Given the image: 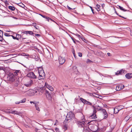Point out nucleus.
I'll return each instance as SVG.
<instances>
[{
	"label": "nucleus",
	"mask_w": 132,
	"mask_h": 132,
	"mask_svg": "<svg viewBox=\"0 0 132 132\" xmlns=\"http://www.w3.org/2000/svg\"><path fill=\"white\" fill-rule=\"evenodd\" d=\"M38 71L39 76V78L40 79H44L45 77V73L42 67H40L38 68Z\"/></svg>",
	"instance_id": "1"
},
{
	"label": "nucleus",
	"mask_w": 132,
	"mask_h": 132,
	"mask_svg": "<svg viewBox=\"0 0 132 132\" xmlns=\"http://www.w3.org/2000/svg\"><path fill=\"white\" fill-rule=\"evenodd\" d=\"M75 118L74 114L72 112H68L66 117L65 120L68 121L73 119Z\"/></svg>",
	"instance_id": "2"
},
{
	"label": "nucleus",
	"mask_w": 132,
	"mask_h": 132,
	"mask_svg": "<svg viewBox=\"0 0 132 132\" xmlns=\"http://www.w3.org/2000/svg\"><path fill=\"white\" fill-rule=\"evenodd\" d=\"M82 120V121H77L76 123L79 127H83L84 128L86 126H85V124L86 121H85V119L84 117L83 118Z\"/></svg>",
	"instance_id": "3"
},
{
	"label": "nucleus",
	"mask_w": 132,
	"mask_h": 132,
	"mask_svg": "<svg viewBox=\"0 0 132 132\" xmlns=\"http://www.w3.org/2000/svg\"><path fill=\"white\" fill-rule=\"evenodd\" d=\"M6 79L7 80L11 82L14 81L15 80L14 75L12 73H10L7 76Z\"/></svg>",
	"instance_id": "4"
},
{
	"label": "nucleus",
	"mask_w": 132,
	"mask_h": 132,
	"mask_svg": "<svg viewBox=\"0 0 132 132\" xmlns=\"http://www.w3.org/2000/svg\"><path fill=\"white\" fill-rule=\"evenodd\" d=\"M33 84L32 80L30 79H26L24 85L27 87L31 86Z\"/></svg>",
	"instance_id": "5"
},
{
	"label": "nucleus",
	"mask_w": 132,
	"mask_h": 132,
	"mask_svg": "<svg viewBox=\"0 0 132 132\" xmlns=\"http://www.w3.org/2000/svg\"><path fill=\"white\" fill-rule=\"evenodd\" d=\"M23 34H22V35H21L19 34H16V36L17 38V40H19L21 38H22V40H23V42H24V43H28V42H25L24 40V39L26 38L23 37Z\"/></svg>",
	"instance_id": "6"
},
{
	"label": "nucleus",
	"mask_w": 132,
	"mask_h": 132,
	"mask_svg": "<svg viewBox=\"0 0 132 132\" xmlns=\"http://www.w3.org/2000/svg\"><path fill=\"white\" fill-rule=\"evenodd\" d=\"M80 100L85 104L89 105H92V103H91L87 101L86 100H85L81 97L80 98Z\"/></svg>",
	"instance_id": "7"
},
{
	"label": "nucleus",
	"mask_w": 132,
	"mask_h": 132,
	"mask_svg": "<svg viewBox=\"0 0 132 132\" xmlns=\"http://www.w3.org/2000/svg\"><path fill=\"white\" fill-rule=\"evenodd\" d=\"M59 61L60 64H62L65 62V60L64 57L60 56L59 57Z\"/></svg>",
	"instance_id": "8"
},
{
	"label": "nucleus",
	"mask_w": 132,
	"mask_h": 132,
	"mask_svg": "<svg viewBox=\"0 0 132 132\" xmlns=\"http://www.w3.org/2000/svg\"><path fill=\"white\" fill-rule=\"evenodd\" d=\"M93 106L94 108L93 113L91 116H90V117L92 119H95L97 118V117L96 115V108H95Z\"/></svg>",
	"instance_id": "9"
},
{
	"label": "nucleus",
	"mask_w": 132,
	"mask_h": 132,
	"mask_svg": "<svg viewBox=\"0 0 132 132\" xmlns=\"http://www.w3.org/2000/svg\"><path fill=\"white\" fill-rule=\"evenodd\" d=\"M27 76L28 77L33 79H36L37 78L36 76L33 72H29L27 75Z\"/></svg>",
	"instance_id": "10"
},
{
	"label": "nucleus",
	"mask_w": 132,
	"mask_h": 132,
	"mask_svg": "<svg viewBox=\"0 0 132 132\" xmlns=\"http://www.w3.org/2000/svg\"><path fill=\"white\" fill-rule=\"evenodd\" d=\"M124 86L122 84H119L117 85L116 87V90L117 91H119L123 88Z\"/></svg>",
	"instance_id": "11"
},
{
	"label": "nucleus",
	"mask_w": 132,
	"mask_h": 132,
	"mask_svg": "<svg viewBox=\"0 0 132 132\" xmlns=\"http://www.w3.org/2000/svg\"><path fill=\"white\" fill-rule=\"evenodd\" d=\"M6 11H5L4 10H2V16H4V17L7 16H8V15L10 14L9 13L7 12V11L9 12V10L7 9H6Z\"/></svg>",
	"instance_id": "12"
},
{
	"label": "nucleus",
	"mask_w": 132,
	"mask_h": 132,
	"mask_svg": "<svg viewBox=\"0 0 132 132\" xmlns=\"http://www.w3.org/2000/svg\"><path fill=\"white\" fill-rule=\"evenodd\" d=\"M98 129V127L95 125H93L91 127V130L93 132H96Z\"/></svg>",
	"instance_id": "13"
},
{
	"label": "nucleus",
	"mask_w": 132,
	"mask_h": 132,
	"mask_svg": "<svg viewBox=\"0 0 132 132\" xmlns=\"http://www.w3.org/2000/svg\"><path fill=\"white\" fill-rule=\"evenodd\" d=\"M126 72V71L125 70L121 69L120 70L117 71L115 73L116 75L117 76L119 75H122L123 73Z\"/></svg>",
	"instance_id": "14"
},
{
	"label": "nucleus",
	"mask_w": 132,
	"mask_h": 132,
	"mask_svg": "<svg viewBox=\"0 0 132 132\" xmlns=\"http://www.w3.org/2000/svg\"><path fill=\"white\" fill-rule=\"evenodd\" d=\"M9 113H11L12 114H16L19 115H20L22 114L21 112H18L17 111L14 110L11 111H9L8 112Z\"/></svg>",
	"instance_id": "15"
},
{
	"label": "nucleus",
	"mask_w": 132,
	"mask_h": 132,
	"mask_svg": "<svg viewBox=\"0 0 132 132\" xmlns=\"http://www.w3.org/2000/svg\"><path fill=\"white\" fill-rule=\"evenodd\" d=\"M103 114L104 116L103 118L104 119H106L108 117V114L106 110L105 109H102Z\"/></svg>",
	"instance_id": "16"
},
{
	"label": "nucleus",
	"mask_w": 132,
	"mask_h": 132,
	"mask_svg": "<svg viewBox=\"0 0 132 132\" xmlns=\"http://www.w3.org/2000/svg\"><path fill=\"white\" fill-rule=\"evenodd\" d=\"M45 86L47 88L51 91H52L53 90V88L52 86L49 85L47 82H45Z\"/></svg>",
	"instance_id": "17"
},
{
	"label": "nucleus",
	"mask_w": 132,
	"mask_h": 132,
	"mask_svg": "<svg viewBox=\"0 0 132 132\" xmlns=\"http://www.w3.org/2000/svg\"><path fill=\"white\" fill-rule=\"evenodd\" d=\"M22 33L23 34H26L27 35V34L31 35H32L33 34H34V33L33 32L30 31H24L23 32H22L21 34Z\"/></svg>",
	"instance_id": "18"
},
{
	"label": "nucleus",
	"mask_w": 132,
	"mask_h": 132,
	"mask_svg": "<svg viewBox=\"0 0 132 132\" xmlns=\"http://www.w3.org/2000/svg\"><path fill=\"white\" fill-rule=\"evenodd\" d=\"M83 132H90V129L87 126H86L83 128Z\"/></svg>",
	"instance_id": "19"
},
{
	"label": "nucleus",
	"mask_w": 132,
	"mask_h": 132,
	"mask_svg": "<svg viewBox=\"0 0 132 132\" xmlns=\"http://www.w3.org/2000/svg\"><path fill=\"white\" fill-rule=\"evenodd\" d=\"M19 91L20 93H24L27 91L26 90L24 89V87L22 86L20 89Z\"/></svg>",
	"instance_id": "20"
},
{
	"label": "nucleus",
	"mask_w": 132,
	"mask_h": 132,
	"mask_svg": "<svg viewBox=\"0 0 132 132\" xmlns=\"http://www.w3.org/2000/svg\"><path fill=\"white\" fill-rule=\"evenodd\" d=\"M125 77L128 79H130L132 77L131 74V73H128L126 74Z\"/></svg>",
	"instance_id": "21"
},
{
	"label": "nucleus",
	"mask_w": 132,
	"mask_h": 132,
	"mask_svg": "<svg viewBox=\"0 0 132 132\" xmlns=\"http://www.w3.org/2000/svg\"><path fill=\"white\" fill-rule=\"evenodd\" d=\"M37 79H38L37 80V82L38 83H40V84H42L43 83V82L42 81V80L44 79H39V77H38Z\"/></svg>",
	"instance_id": "22"
},
{
	"label": "nucleus",
	"mask_w": 132,
	"mask_h": 132,
	"mask_svg": "<svg viewBox=\"0 0 132 132\" xmlns=\"http://www.w3.org/2000/svg\"><path fill=\"white\" fill-rule=\"evenodd\" d=\"M96 8L98 11H100L101 10L100 6L98 4H97Z\"/></svg>",
	"instance_id": "23"
},
{
	"label": "nucleus",
	"mask_w": 132,
	"mask_h": 132,
	"mask_svg": "<svg viewBox=\"0 0 132 132\" xmlns=\"http://www.w3.org/2000/svg\"><path fill=\"white\" fill-rule=\"evenodd\" d=\"M8 8L9 9L12 11H14L15 9L14 7L11 6H9L8 7Z\"/></svg>",
	"instance_id": "24"
},
{
	"label": "nucleus",
	"mask_w": 132,
	"mask_h": 132,
	"mask_svg": "<svg viewBox=\"0 0 132 132\" xmlns=\"http://www.w3.org/2000/svg\"><path fill=\"white\" fill-rule=\"evenodd\" d=\"M20 71L19 70H16L15 72H14V75H15V76H17L18 75V74H20Z\"/></svg>",
	"instance_id": "25"
},
{
	"label": "nucleus",
	"mask_w": 132,
	"mask_h": 132,
	"mask_svg": "<svg viewBox=\"0 0 132 132\" xmlns=\"http://www.w3.org/2000/svg\"><path fill=\"white\" fill-rule=\"evenodd\" d=\"M119 111V110L117 108H115L114 109V113L115 114L118 113Z\"/></svg>",
	"instance_id": "26"
},
{
	"label": "nucleus",
	"mask_w": 132,
	"mask_h": 132,
	"mask_svg": "<svg viewBox=\"0 0 132 132\" xmlns=\"http://www.w3.org/2000/svg\"><path fill=\"white\" fill-rule=\"evenodd\" d=\"M35 106L36 109V110L38 111H39L40 110L38 105L37 104H36L35 105Z\"/></svg>",
	"instance_id": "27"
},
{
	"label": "nucleus",
	"mask_w": 132,
	"mask_h": 132,
	"mask_svg": "<svg viewBox=\"0 0 132 132\" xmlns=\"http://www.w3.org/2000/svg\"><path fill=\"white\" fill-rule=\"evenodd\" d=\"M40 15L42 16L44 18H46V19H47V20L48 21H49V18L46 16H45V15H43L42 14H40Z\"/></svg>",
	"instance_id": "28"
},
{
	"label": "nucleus",
	"mask_w": 132,
	"mask_h": 132,
	"mask_svg": "<svg viewBox=\"0 0 132 132\" xmlns=\"http://www.w3.org/2000/svg\"><path fill=\"white\" fill-rule=\"evenodd\" d=\"M130 118V117L129 116H127L125 117L124 120L125 121H128Z\"/></svg>",
	"instance_id": "29"
},
{
	"label": "nucleus",
	"mask_w": 132,
	"mask_h": 132,
	"mask_svg": "<svg viewBox=\"0 0 132 132\" xmlns=\"http://www.w3.org/2000/svg\"><path fill=\"white\" fill-rule=\"evenodd\" d=\"M96 109L98 111H100V110H101L102 111V109H103L102 108L99 106H97L96 108Z\"/></svg>",
	"instance_id": "30"
},
{
	"label": "nucleus",
	"mask_w": 132,
	"mask_h": 132,
	"mask_svg": "<svg viewBox=\"0 0 132 132\" xmlns=\"http://www.w3.org/2000/svg\"><path fill=\"white\" fill-rule=\"evenodd\" d=\"M119 9L123 11H127L126 10H125L124 9L123 7L121 6H119Z\"/></svg>",
	"instance_id": "31"
},
{
	"label": "nucleus",
	"mask_w": 132,
	"mask_h": 132,
	"mask_svg": "<svg viewBox=\"0 0 132 132\" xmlns=\"http://www.w3.org/2000/svg\"><path fill=\"white\" fill-rule=\"evenodd\" d=\"M4 35L5 36L7 37L11 36V35H10L9 34H8L7 33H5L4 34Z\"/></svg>",
	"instance_id": "32"
},
{
	"label": "nucleus",
	"mask_w": 132,
	"mask_h": 132,
	"mask_svg": "<svg viewBox=\"0 0 132 132\" xmlns=\"http://www.w3.org/2000/svg\"><path fill=\"white\" fill-rule=\"evenodd\" d=\"M26 101V99L25 98L23 99L22 100H21L20 102V103H23L25 102Z\"/></svg>",
	"instance_id": "33"
},
{
	"label": "nucleus",
	"mask_w": 132,
	"mask_h": 132,
	"mask_svg": "<svg viewBox=\"0 0 132 132\" xmlns=\"http://www.w3.org/2000/svg\"><path fill=\"white\" fill-rule=\"evenodd\" d=\"M18 82H16L14 83V86L15 87L18 86Z\"/></svg>",
	"instance_id": "34"
},
{
	"label": "nucleus",
	"mask_w": 132,
	"mask_h": 132,
	"mask_svg": "<svg viewBox=\"0 0 132 132\" xmlns=\"http://www.w3.org/2000/svg\"><path fill=\"white\" fill-rule=\"evenodd\" d=\"M76 36L79 38H80V39H83V37L82 36H81L79 34H77L76 35Z\"/></svg>",
	"instance_id": "35"
},
{
	"label": "nucleus",
	"mask_w": 132,
	"mask_h": 132,
	"mask_svg": "<svg viewBox=\"0 0 132 132\" xmlns=\"http://www.w3.org/2000/svg\"><path fill=\"white\" fill-rule=\"evenodd\" d=\"M0 41L1 42H3L4 41V40L3 38V37L1 36H0Z\"/></svg>",
	"instance_id": "36"
},
{
	"label": "nucleus",
	"mask_w": 132,
	"mask_h": 132,
	"mask_svg": "<svg viewBox=\"0 0 132 132\" xmlns=\"http://www.w3.org/2000/svg\"><path fill=\"white\" fill-rule=\"evenodd\" d=\"M46 94L47 97L48 98L50 97V95L49 93H47Z\"/></svg>",
	"instance_id": "37"
},
{
	"label": "nucleus",
	"mask_w": 132,
	"mask_h": 132,
	"mask_svg": "<svg viewBox=\"0 0 132 132\" xmlns=\"http://www.w3.org/2000/svg\"><path fill=\"white\" fill-rule=\"evenodd\" d=\"M55 129L56 132H61L59 128H55Z\"/></svg>",
	"instance_id": "38"
},
{
	"label": "nucleus",
	"mask_w": 132,
	"mask_h": 132,
	"mask_svg": "<svg viewBox=\"0 0 132 132\" xmlns=\"http://www.w3.org/2000/svg\"><path fill=\"white\" fill-rule=\"evenodd\" d=\"M30 103L31 104H32V103H33L35 104V105L36 104H37L35 101H30Z\"/></svg>",
	"instance_id": "39"
},
{
	"label": "nucleus",
	"mask_w": 132,
	"mask_h": 132,
	"mask_svg": "<svg viewBox=\"0 0 132 132\" xmlns=\"http://www.w3.org/2000/svg\"><path fill=\"white\" fill-rule=\"evenodd\" d=\"M78 56H80V57L82 56V54L80 52H79V53H78Z\"/></svg>",
	"instance_id": "40"
},
{
	"label": "nucleus",
	"mask_w": 132,
	"mask_h": 132,
	"mask_svg": "<svg viewBox=\"0 0 132 132\" xmlns=\"http://www.w3.org/2000/svg\"><path fill=\"white\" fill-rule=\"evenodd\" d=\"M45 112L46 113H45V115L46 116L47 115H48L49 114V113L47 110H46L45 111Z\"/></svg>",
	"instance_id": "41"
},
{
	"label": "nucleus",
	"mask_w": 132,
	"mask_h": 132,
	"mask_svg": "<svg viewBox=\"0 0 132 132\" xmlns=\"http://www.w3.org/2000/svg\"><path fill=\"white\" fill-rule=\"evenodd\" d=\"M11 36L12 37L13 39H16L17 40L16 36L14 37V36H13L12 35H11Z\"/></svg>",
	"instance_id": "42"
},
{
	"label": "nucleus",
	"mask_w": 132,
	"mask_h": 132,
	"mask_svg": "<svg viewBox=\"0 0 132 132\" xmlns=\"http://www.w3.org/2000/svg\"><path fill=\"white\" fill-rule=\"evenodd\" d=\"M35 36H37L38 37L40 36V35H39V34H35Z\"/></svg>",
	"instance_id": "43"
},
{
	"label": "nucleus",
	"mask_w": 132,
	"mask_h": 132,
	"mask_svg": "<svg viewBox=\"0 0 132 132\" xmlns=\"http://www.w3.org/2000/svg\"><path fill=\"white\" fill-rule=\"evenodd\" d=\"M72 53H73V55L75 57V53L74 51V50L72 52Z\"/></svg>",
	"instance_id": "44"
},
{
	"label": "nucleus",
	"mask_w": 132,
	"mask_h": 132,
	"mask_svg": "<svg viewBox=\"0 0 132 132\" xmlns=\"http://www.w3.org/2000/svg\"><path fill=\"white\" fill-rule=\"evenodd\" d=\"M68 8L69 10H71L72 9L69 6H68Z\"/></svg>",
	"instance_id": "45"
},
{
	"label": "nucleus",
	"mask_w": 132,
	"mask_h": 132,
	"mask_svg": "<svg viewBox=\"0 0 132 132\" xmlns=\"http://www.w3.org/2000/svg\"><path fill=\"white\" fill-rule=\"evenodd\" d=\"M90 8H91V10H92V12L93 13H93V9H92V7H91L90 6Z\"/></svg>",
	"instance_id": "46"
},
{
	"label": "nucleus",
	"mask_w": 132,
	"mask_h": 132,
	"mask_svg": "<svg viewBox=\"0 0 132 132\" xmlns=\"http://www.w3.org/2000/svg\"><path fill=\"white\" fill-rule=\"evenodd\" d=\"M15 103L16 104H19L20 103V102H16Z\"/></svg>",
	"instance_id": "47"
},
{
	"label": "nucleus",
	"mask_w": 132,
	"mask_h": 132,
	"mask_svg": "<svg viewBox=\"0 0 132 132\" xmlns=\"http://www.w3.org/2000/svg\"><path fill=\"white\" fill-rule=\"evenodd\" d=\"M107 55H108V56H110V53H107Z\"/></svg>",
	"instance_id": "48"
},
{
	"label": "nucleus",
	"mask_w": 132,
	"mask_h": 132,
	"mask_svg": "<svg viewBox=\"0 0 132 132\" xmlns=\"http://www.w3.org/2000/svg\"><path fill=\"white\" fill-rule=\"evenodd\" d=\"M49 20H51L52 21H53L54 22V21L52 19H51L50 18H49Z\"/></svg>",
	"instance_id": "49"
},
{
	"label": "nucleus",
	"mask_w": 132,
	"mask_h": 132,
	"mask_svg": "<svg viewBox=\"0 0 132 132\" xmlns=\"http://www.w3.org/2000/svg\"><path fill=\"white\" fill-rule=\"evenodd\" d=\"M45 91V92H46V94L47 93H48V92L46 90Z\"/></svg>",
	"instance_id": "50"
},
{
	"label": "nucleus",
	"mask_w": 132,
	"mask_h": 132,
	"mask_svg": "<svg viewBox=\"0 0 132 132\" xmlns=\"http://www.w3.org/2000/svg\"><path fill=\"white\" fill-rule=\"evenodd\" d=\"M13 18L15 19H17V18L15 17H13Z\"/></svg>",
	"instance_id": "51"
},
{
	"label": "nucleus",
	"mask_w": 132,
	"mask_h": 132,
	"mask_svg": "<svg viewBox=\"0 0 132 132\" xmlns=\"http://www.w3.org/2000/svg\"><path fill=\"white\" fill-rule=\"evenodd\" d=\"M25 56H29V55L28 54H27L26 55H25Z\"/></svg>",
	"instance_id": "52"
},
{
	"label": "nucleus",
	"mask_w": 132,
	"mask_h": 132,
	"mask_svg": "<svg viewBox=\"0 0 132 132\" xmlns=\"http://www.w3.org/2000/svg\"><path fill=\"white\" fill-rule=\"evenodd\" d=\"M87 60L88 61H89V62L91 61L90 60H89V59H88Z\"/></svg>",
	"instance_id": "53"
},
{
	"label": "nucleus",
	"mask_w": 132,
	"mask_h": 132,
	"mask_svg": "<svg viewBox=\"0 0 132 132\" xmlns=\"http://www.w3.org/2000/svg\"><path fill=\"white\" fill-rule=\"evenodd\" d=\"M82 40L84 41V40H85V39L83 38V39H82Z\"/></svg>",
	"instance_id": "54"
},
{
	"label": "nucleus",
	"mask_w": 132,
	"mask_h": 132,
	"mask_svg": "<svg viewBox=\"0 0 132 132\" xmlns=\"http://www.w3.org/2000/svg\"><path fill=\"white\" fill-rule=\"evenodd\" d=\"M7 1H5V2H6Z\"/></svg>",
	"instance_id": "55"
},
{
	"label": "nucleus",
	"mask_w": 132,
	"mask_h": 132,
	"mask_svg": "<svg viewBox=\"0 0 132 132\" xmlns=\"http://www.w3.org/2000/svg\"><path fill=\"white\" fill-rule=\"evenodd\" d=\"M7 1H5V2H6Z\"/></svg>",
	"instance_id": "56"
},
{
	"label": "nucleus",
	"mask_w": 132,
	"mask_h": 132,
	"mask_svg": "<svg viewBox=\"0 0 132 132\" xmlns=\"http://www.w3.org/2000/svg\"><path fill=\"white\" fill-rule=\"evenodd\" d=\"M1 68H0V70H1Z\"/></svg>",
	"instance_id": "57"
},
{
	"label": "nucleus",
	"mask_w": 132,
	"mask_h": 132,
	"mask_svg": "<svg viewBox=\"0 0 132 132\" xmlns=\"http://www.w3.org/2000/svg\"><path fill=\"white\" fill-rule=\"evenodd\" d=\"M35 28H36V29H37L36 27H35Z\"/></svg>",
	"instance_id": "58"
},
{
	"label": "nucleus",
	"mask_w": 132,
	"mask_h": 132,
	"mask_svg": "<svg viewBox=\"0 0 132 132\" xmlns=\"http://www.w3.org/2000/svg\"><path fill=\"white\" fill-rule=\"evenodd\" d=\"M131 131H132V129H131Z\"/></svg>",
	"instance_id": "59"
}]
</instances>
